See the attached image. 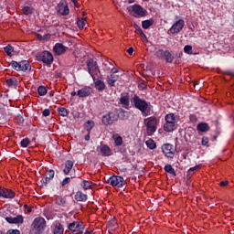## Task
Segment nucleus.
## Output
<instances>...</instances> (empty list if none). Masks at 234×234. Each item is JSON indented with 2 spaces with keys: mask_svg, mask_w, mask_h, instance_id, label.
Wrapping results in <instances>:
<instances>
[{
  "mask_svg": "<svg viewBox=\"0 0 234 234\" xmlns=\"http://www.w3.org/2000/svg\"><path fill=\"white\" fill-rule=\"evenodd\" d=\"M120 114H125L123 109H115L113 111L108 112L101 116V123L105 127L114 125L118 120H120Z\"/></svg>",
  "mask_w": 234,
  "mask_h": 234,
  "instance_id": "obj_1",
  "label": "nucleus"
},
{
  "mask_svg": "<svg viewBox=\"0 0 234 234\" xmlns=\"http://www.w3.org/2000/svg\"><path fill=\"white\" fill-rule=\"evenodd\" d=\"M131 101L133 107L138 109V111L142 112L143 116H149V114H151V102L143 100L138 95H133Z\"/></svg>",
  "mask_w": 234,
  "mask_h": 234,
  "instance_id": "obj_2",
  "label": "nucleus"
},
{
  "mask_svg": "<svg viewBox=\"0 0 234 234\" xmlns=\"http://www.w3.org/2000/svg\"><path fill=\"white\" fill-rule=\"evenodd\" d=\"M9 66L14 70H16V72H26V74H28V72L32 70V66L30 65V62L28 60H12L9 63Z\"/></svg>",
  "mask_w": 234,
  "mask_h": 234,
  "instance_id": "obj_3",
  "label": "nucleus"
},
{
  "mask_svg": "<svg viewBox=\"0 0 234 234\" xmlns=\"http://www.w3.org/2000/svg\"><path fill=\"white\" fill-rule=\"evenodd\" d=\"M165 123L164 124V131L165 133H173L176 131L178 124H176V116L175 113H168L165 115Z\"/></svg>",
  "mask_w": 234,
  "mask_h": 234,
  "instance_id": "obj_4",
  "label": "nucleus"
},
{
  "mask_svg": "<svg viewBox=\"0 0 234 234\" xmlns=\"http://www.w3.org/2000/svg\"><path fill=\"white\" fill-rule=\"evenodd\" d=\"M37 61H42V63H45L48 67L54 63V56L50 51H42L37 54Z\"/></svg>",
  "mask_w": 234,
  "mask_h": 234,
  "instance_id": "obj_5",
  "label": "nucleus"
},
{
  "mask_svg": "<svg viewBox=\"0 0 234 234\" xmlns=\"http://www.w3.org/2000/svg\"><path fill=\"white\" fill-rule=\"evenodd\" d=\"M107 184L112 186V187H123L127 182L122 176H112L107 179Z\"/></svg>",
  "mask_w": 234,
  "mask_h": 234,
  "instance_id": "obj_6",
  "label": "nucleus"
},
{
  "mask_svg": "<svg viewBox=\"0 0 234 234\" xmlns=\"http://www.w3.org/2000/svg\"><path fill=\"white\" fill-rule=\"evenodd\" d=\"M32 227L35 229L36 234H41L45 231L47 221L43 218H36L33 220Z\"/></svg>",
  "mask_w": 234,
  "mask_h": 234,
  "instance_id": "obj_7",
  "label": "nucleus"
},
{
  "mask_svg": "<svg viewBox=\"0 0 234 234\" xmlns=\"http://www.w3.org/2000/svg\"><path fill=\"white\" fill-rule=\"evenodd\" d=\"M175 19H176V22L169 29V32L170 34H180L184 27H186V22L184 21V19L180 18V16H176Z\"/></svg>",
  "mask_w": 234,
  "mask_h": 234,
  "instance_id": "obj_8",
  "label": "nucleus"
},
{
  "mask_svg": "<svg viewBox=\"0 0 234 234\" xmlns=\"http://www.w3.org/2000/svg\"><path fill=\"white\" fill-rule=\"evenodd\" d=\"M156 58H159L160 59H165L166 63H173L175 59V56L171 53L169 50H164V49H158L155 52Z\"/></svg>",
  "mask_w": 234,
  "mask_h": 234,
  "instance_id": "obj_9",
  "label": "nucleus"
},
{
  "mask_svg": "<svg viewBox=\"0 0 234 234\" xmlns=\"http://www.w3.org/2000/svg\"><path fill=\"white\" fill-rule=\"evenodd\" d=\"M69 231H72L74 234H82L83 229H85V225L81 221H74L69 224Z\"/></svg>",
  "mask_w": 234,
  "mask_h": 234,
  "instance_id": "obj_10",
  "label": "nucleus"
},
{
  "mask_svg": "<svg viewBox=\"0 0 234 234\" xmlns=\"http://www.w3.org/2000/svg\"><path fill=\"white\" fill-rule=\"evenodd\" d=\"M156 125H158V119L155 117H150L146 124V131L149 136L156 133Z\"/></svg>",
  "mask_w": 234,
  "mask_h": 234,
  "instance_id": "obj_11",
  "label": "nucleus"
},
{
  "mask_svg": "<svg viewBox=\"0 0 234 234\" xmlns=\"http://www.w3.org/2000/svg\"><path fill=\"white\" fill-rule=\"evenodd\" d=\"M56 10L58 14H60V16H69V14H70V9H69L67 0H60L56 7Z\"/></svg>",
  "mask_w": 234,
  "mask_h": 234,
  "instance_id": "obj_12",
  "label": "nucleus"
},
{
  "mask_svg": "<svg viewBox=\"0 0 234 234\" xmlns=\"http://www.w3.org/2000/svg\"><path fill=\"white\" fill-rule=\"evenodd\" d=\"M176 149L171 144H165L162 145V153L166 158H175Z\"/></svg>",
  "mask_w": 234,
  "mask_h": 234,
  "instance_id": "obj_13",
  "label": "nucleus"
},
{
  "mask_svg": "<svg viewBox=\"0 0 234 234\" xmlns=\"http://www.w3.org/2000/svg\"><path fill=\"white\" fill-rule=\"evenodd\" d=\"M87 69H88V73L91 76H94L96 72H100V68L98 67V62L94 61L93 58H89L86 61Z\"/></svg>",
  "mask_w": 234,
  "mask_h": 234,
  "instance_id": "obj_14",
  "label": "nucleus"
},
{
  "mask_svg": "<svg viewBox=\"0 0 234 234\" xmlns=\"http://www.w3.org/2000/svg\"><path fill=\"white\" fill-rule=\"evenodd\" d=\"M0 197L7 199L16 198V192L10 188L0 186Z\"/></svg>",
  "mask_w": 234,
  "mask_h": 234,
  "instance_id": "obj_15",
  "label": "nucleus"
},
{
  "mask_svg": "<svg viewBox=\"0 0 234 234\" xmlns=\"http://www.w3.org/2000/svg\"><path fill=\"white\" fill-rule=\"evenodd\" d=\"M131 97L129 96V93L124 92L121 94V97L119 98V103L122 105L124 109H130L131 107Z\"/></svg>",
  "mask_w": 234,
  "mask_h": 234,
  "instance_id": "obj_16",
  "label": "nucleus"
},
{
  "mask_svg": "<svg viewBox=\"0 0 234 234\" xmlns=\"http://www.w3.org/2000/svg\"><path fill=\"white\" fill-rule=\"evenodd\" d=\"M93 90L91 87L85 86L77 91V96H79V98H89Z\"/></svg>",
  "mask_w": 234,
  "mask_h": 234,
  "instance_id": "obj_17",
  "label": "nucleus"
},
{
  "mask_svg": "<svg viewBox=\"0 0 234 234\" xmlns=\"http://www.w3.org/2000/svg\"><path fill=\"white\" fill-rule=\"evenodd\" d=\"M97 151L102 155V156H112V150H111V147L107 144H101L97 147Z\"/></svg>",
  "mask_w": 234,
  "mask_h": 234,
  "instance_id": "obj_18",
  "label": "nucleus"
},
{
  "mask_svg": "<svg viewBox=\"0 0 234 234\" xmlns=\"http://www.w3.org/2000/svg\"><path fill=\"white\" fill-rule=\"evenodd\" d=\"M6 222L8 224H23L25 222V218L23 215H17L16 217H7L5 218Z\"/></svg>",
  "mask_w": 234,
  "mask_h": 234,
  "instance_id": "obj_19",
  "label": "nucleus"
},
{
  "mask_svg": "<svg viewBox=\"0 0 234 234\" xmlns=\"http://www.w3.org/2000/svg\"><path fill=\"white\" fill-rule=\"evenodd\" d=\"M53 52H55V56H61L67 52V47L61 43H56L53 47Z\"/></svg>",
  "mask_w": 234,
  "mask_h": 234,
  "instance_id": "obj_20",
  "label": "nucleus"
},
{
  "mask_svg": "<svg viewBox=\"0 0 234 234\" xmlns=\"http://www.w3.org/2000/svg\"><path fill=\"white\" fill-rule=\"evenodd\" d=\"M93 83L95 85L96 90H99L100 92L105 90V81L96 79V77L92 76Z\"/></svg>",
  "mask_w": 234,
  "mask_h": 234,
  "instance_id": "obj_21",
  "label": "nucleus"
},
{
  "mask_svg": "<svg viewBox=\"0 0 234 234\" xmlns=\"http://www.w3.org/2000/svg\"><path fill=\"white\" fill-rule=\"evenodd\" d=\"M132 8L133 12H134V14H136L137 16H140V17H144L145 14H147V11H145L144 7L139 5H134Z\"/></svg>",
  "mask_w": 234,
  "mask_h": 234,
  "instance_id": "obj_22",
  "label": "nucleus"
},
{
  "mask_svg": "<svg viewBox=\"0 0 234 234\" xmlns=\"http://www.w3.org/2000/svg\"><path fill=\"white\" fill-rule=\"evenodd\" d=\"M112 139L114 141L115 147H122V145H123V138L120 134H113Z\"/></svg>",
  "mask_w": 234,
  "mask_h": 234,
  "instance_id": "obj_23",
  "label": "nucleus"
},
{
  "mask_svg": "<svg viewBox=\"0 0 234 234\" xmlns=\"http://www.w3.org/2000/svg\"><path fill=\"white\" fill-rule=\"evenodd\" d=\"M63 231H65V229H63V225H61L59 221H56L53 229V234H63Z\"/></svg>",
  "mask_w": 234,
  "mask_h": 234,
  "instance_id": "obj_24",
  "label": "nucleus"
},
{
  "mask_svg": "<svg viewBox=\"0 0 234 234\" xmlns=\"http://www.w3.org/2000/svg\"><path fill=\"white\" fill-rule=\"evenodd\" d=\"M74 198L77 202H87V195L83 194L81 191H77Z\"/></svg>",
  "mask_w": 234,
  "mask_h": 234,
  "instance_id": "obj_25",
  "label": "nucleus"
},
{
  "mask_svg": "<svg viewBox=\"0 0 234 234\" xmlns=\"http://www.w3.org/2000/svg\"><path fill=\"white\" fill-rule=\"evenodd\" d=\"M72 167H74V162L70 160L66 161L65 168L63 169L64 175H69L72 171Z\"/></svg>",
  "mask_w": 234,
  "mask_h": 234,
  "instance_id": "obj_26",
  "label": "nucleus"
},
{
  "mask_svg": "<svg viewBox=\"0 0 234 234\" xmlns=\"http://www.w3.org/2000/svg\"><path fill=\"white\" fill-rule=\"evenodd\" d=\"M56 205L57 206H61L62 207H65V206H67V197L58 196L56 197Z\"/></svg>",
  "mask_w": 234,
  "mask_h": 234,
  "instance_id": "obj_27",
  "label": "nucleus"
},
{
  "mask_svg": "<svg viewBox=\"0 0 234 234\" xmlns=\"http://www.w3.org/2000/svg\"><path fill=\"white\" fill-rule=\"evenodd\" d=\"M118 75L111 74L107 77V83L110 85V87H114V83L118 81Z\"/></svg>",
  "mask_w": 234,
  "mask_h": 234,
  "instance_id": "obj_28",
  "label": "nucleus"
},
{
  "mask_svg": "<svg viewBox=\"0 0 234 234\" xmlns=\"http://www.w3.org/2000/svg\"><path fill=\"white\" fill-rule=\"evenodd\" d=\"M153 25H154V20L153 18L144 20L142 22V27L144 28V30H147L150 27H153Z\"/></svg>",
  "mask_w": 234,
  "mask_h": 234,
  "instance_id": "obj_29",
  "label": "nucleus"
},
{
  "mask_svg": "<svg viewBox=\"0 0 234 234\" xmlns=\"http://www.w3.org/2000/svg\"><path fill=\"white\" fill-rule=\"evenodd\" d=\"M164 170L165 171V173H168L169 175H173V176H176V171L175 170V168H173V165H165L164 167Z\"/></svg>",
  "mask_w": 234,
  "mask_h": 234,
  "instance_id": "obj_30",
  "label": "nucleus"
},
{
  "mask_svg": "<svg viewBox=\"0 0 234 234\" xmlns=\"http://www.w3.org/2000/svg\"><path fill=\"white\" fill-rule=\"evenodd\" d=\"M197 131H200V133H207V131H209V125L206 122H201L197 124Z\"/></svg>",
  "mask_w": 234,
  "mask_h": 234,
  "instance_id": "obj_31",
  "label": "nucleus"
},
{
  "mask_svg": "<svg viewBox=\"0 0 234 234\" xmlns=\"http://www.w3.org/2000/svg\"><path fill=\"white\" fill-rule=\"evenodd\" d=\"M57 111H58L59 116H62L63 118H68V116H69L68 109H66L64 107H58Z\"/></svg>",
  "mask_w": 234,
  "mask_h": 234,
  "instance_id": "obj_32",
  "label": "nucleus"
},
{
  "mask_svg": "<svg viewBox=\"0 0 234 234\" xmlns=\"http://www.w3.org/2000/svg\"><path fill=\"white\" fill-rule=\"evenodd\" d=\"M133 28L139 32L141 37H143V39H145L147 41V36L145 35V33H144V30H142V27H140V26H138L137 24L133 25Z\"/></svg>",
  "mask_w": 234,
  "mask_h": 234,
  "instance_id": "obj_33",
  "label": "nucleus"
},
{
  "mask_svg": "<svg viewBox=\"0 0 234 234\" xmlns=\"http://www.w3.org/2000/svg\"><path fill=\"white\" fill-rule=\"evenodd\" d=\"M5 83H6V86L7 87H17V83H18V81H17V79H7L6 80V81H5Z\"/></svg>",
  "mask_w": 234,
  "mask_h": 234,
  "instance_id": "obj_34",
  "label": "nucleus"
},
{
  "mask_svg": "<svg viewBox=\"0 0 234 234\" xmlns=\"http://www.w3.org/2000/svg\"><path fill=\"white\" fill-rule=\"evenodd\" d=\"M51 181L52 179H49L47 176H43L40 180V183H41L40 187H47Z\"/></svg>",
  "mask_w": 234,
  "mask_h": 234,
  "instance_id": "obj_35",
  "label": "nucleus"
},
{
  "mask_svg": "<svg viewBox=\"0 0 234 234\" xmlns=\"http://www.w3.org/2000/svg\"><path fill=\"white\" fill-rule=\"evenodd\" d=\"M4 50H5V54L7 56H9V58H12V52H14V48L12 45L8 44L7 46H5L4 48Z\"/></svg>",
  "mask_w": 234,
  "mask_h": 234,
  "instance_id": "obj_36",
  "label": "nucleus"
},
{
  "mask_svg": "<svg viewBox=\"0 0 234 234\" xmlns=\"http://www.w3.org/2000/svg\"><path fill=\"white\" fill-rule=\"evenodd\" d=\"M81 187H83V189H92V182L87 181V180H83L80 183Z\"/></svg>",
  "mask_w": 234,
  "mask_h": 234,
  "instance_id": "obj_37",
  "label": "nucleus"
},
{
  "mask_svg": "<svg viewBox=\"0 0 234 234\" xmlns=\"http://www.w3.org/2000/svg\"><path fill=\"white\" fill-rule=\"evenodd\" d=\"M145 144L148 149H151V150L156 149V143H154L153 139L147 140Z\"/></svg>",
  "mask_w": 234,
  "mask_h": 234,
  "instance_id": "obj_38",
  "label": "nucleus"
},
{
  "mask_svg": "<svg viewBox=\"0 0 234 234\" xmlns=\"http://www.w3.org/2000/svg\"><path fill=\"white\" fill-rule=\"evenodd\" d=\"M37 39H38V41H47L48 39H50V34H45L42 36L41 34L37 33Z\"/></svg>",
  "mask_w": 234,
  "mask_h": 234,
  "instance_id": "obj_39",
  "label": "nucleus"
},
{
  "mask_svg": "<svg viewBox=\"0 0 234 234\" xmlns=\"http://www.w3.org/2000/svg\"><path fill=\"white\" fill-rule=\"evenodd\" d=\"M30 145V140L28 138H24L20 142V147H23V149H27Z\"/></svg>",
  "mask_w": 234,
  "mask_h": 234,
  "instance_id": "obj_40",
  "label": "nucleus"
},
{
  "mask_svg": "<svg viewBox=\"0 0 234 234\" xmlns=\"http://www.w3.org/2000/svg\"><path fill=\"white\" fill-rule=\"evenodd\" d=\"M87 21L86 17H82L81 19L78 18L77 20V26L80 29L85 28V22Z\"/></svg>",
  "mask_w": 234,
  "mask_h": 234,
  "instance_id": "obj_41",
  "label": "nucleus"
},
{
  "mask_svg": "<svg viewBox=\"0 0 234 234\" xmlns=\"http://www.w3.org/2000/svg\"><path fill=\"white\" fill-rule=\"evenodd\" d=\"M37 92L40 96H46L47 92H48V90H47V87L45 86H39L37 88Z\"/></svg>",
  "mask_w": 234,
  "mask_h": 234,
  "instance_id": "obj_42",
  "label": "nucleus"
},
{
  "mask_svg": "<svg viewBox=\"0 0 234 234\" xmlns=\"http://www.w3.org/2000/svg\"><path fill=\"white\" fill-rule=\"evenodd\" d=\"M22 11H23L24 16H30V14L33 13L32 7H30L28 5L24 6Z\"/></svg>",
  "mask_w": 234,
  "mask_h": 234,
  "instance_id": "obj_43",
  "label": "nucleus"
},
{
  "mask_svg": "<svg viewBox=\"0 0 234 234\" xmlns=\"http://www.w3.org/2000/svg\"><path fill=\"white\" fill-rule=\"evenodd\" d=\"M94 129V122L92 121H87L86 122V131L90 133Z\"/></svg>",
  "mask_w": 234,
  "mask_h": 234,
  "instance_id": "obj_44",
  "label": "nucleus"
},
{
  "mask_svg": "<svg viewBox=\"0 0 234 234\" xmlns=\"http://www.w3.org/2000/svg\"><path fill=\"white\" fill-rule=\"evenodd\" d=\"M0 234H21V231L17 229H10L6 232L0 231Z\"/></svg>",
  "mask_w": 234,
  "mask_h": 234,
  "instance_id": "obj_45",
  "label": "nucleus"
},
{
  "mask_svg": "<svg viewBox=\"0 0 234 234\" xmlns=\"http://www.w3.org/2000/svg\"><path fill=\"white\" fill-rule=\"evenodd\" d=\"M56 175V172L53 169H48L47 171V176L49 180H52L54 178V176Z\"/></svg>",
  "mask_w": 234,
  "mask_h": 234,
  "instance_id": "obj_46",
  "label": "nucleus"
},
{
  "mask_svg": "<svg viewBox=\"0 0 234 234\" xmlns=\"http://www.w3.org/2000/svg\"><path fill=\"white\" fill-rule=\"evenodd\" d=\"M197 169H200V165L190 167L188 170V175L193 176L195 171H197Z\"/></svg>",
  "mask_w": 234,
  "mask_h": 234,
  "instance_id": "obj_47",
  "label": "nucleus"
},
{
  "mask_svg": "<svg viewBox=\"0 0 234 234\" xmlns=\"http://www.w3.org/2000/svg\"><path fill=\"white\" fill-rule=\"evenodd\" d=\"M70 177H65L62 182H61V186L62 187H65L67 186V184H70Z\"/></svg>",
  "mask_w": 234,
  "mask_h": 234,
  "instance_id": "obj_48",
  "label": "nucleus"
},
{
  "mask_svg": "<svg viewBox=\"0 0 234 234\" xmlns=\"http://www.w3.org/2000/svg\"><path fill=\"white\" fill-rule=\"evenodd\" d=\"M191 50H193V47H191L190 45L185 46L184 52L186 54H191Z\"/></svg>",
  "mask_w": 234,
  "mask_h": 234,
  "instance_id": "obj_49",
  "label": "nucleus"
},
{
  "mask_svg": "<svg viewBox=\"0 0 234 234\" xmlns=\"http://www.w3.org/2000/svg\"><path fill=\"white\" fill-rule=\"evenodd\" d=\"M207 144H209V138L207 137H203L201 140V144L203 146H207Z\"/></svg>",
  "mask_w": 234,
  "mask_h": 234,
  "instance_id": "obj_50",
  "label": "nucleus"
},
{
  "mask_svg": "<svg viewBox=\"0 0 234 234\" xmlns=\"http://www.w3.org/2000/svg\"><path fill=\"white\" fill-rule=\"evenodd\" d=\"M42 116H50V110L49 109H45L43 112H42Z\"/></svg>",
  "mask_w": 234,
  "mask_h": 234,
  "instance_id": "obj_51",
  "label": "nucleus"
},
{
  "mask_svg": "<svg viewBox=\"0 0 234 234\" xmlns=\"http://www.w3.org/2000/svg\"><path fill=\"white\" fill-rule=\"evenodd\" d=\"M228 184H229V182H228V181H220L219 182V186L221 187H226V186H228Z\"/></svg>",
  "mask_w": 234,
  "mask_h": 234,
  "instance_id": "obj_52",
  "label": "nucleus"
},
{
  "mask_svg": "<svg viewBox=\"0 0 234 234\" xmlns=\"http://www.w3.org/2000/svg\"><path fill=\"white\" fill-rule=\"evenodd\" d=\"M227 76H234V71L233 70H227L224 72Z\"/></svg>",
  "mask_w": 234,
  "mask_h": 234,
  "instance_id": "obj_53",
  "label": "nucleus"
},
{
  "mask_svg": "<svg viewBox=\"0 0 234 234\" xmlns=\"http://www.w3.org/2000/svg\"><path fill=\"white\" fill-rule=\"evenodd\" d=\"M25 209H27V213H32V207H30L28 205H24Z\"/></svg>",
  "mask_w": 234,
  "mask_h": 234,
  "instance_id": "obj_54",
  "label": "nucleus"
},
{
  "mask_svg": "<svg viewBox=\"0 0 234 234\" xmlns=\"http://www.w3.org/2000/svg\"><path fill=\"white\" fill-rule=\"evenodd\" d=\"M127 52H128V54H129L130 56H133V53L134 52V48H129L127 49Z\"/></svg>",
  "mask_w": 234,
  "mask_h": 234,
  "instance_id": "obj_55",
  "label": "nucleus"
},
{
  "mask_svg": "<svg viewBox=\"0 0 234 234\" xmlns=\"http://www.w3.org/2000/svg\"><path fill=\"white\" fill-rule=\"evenodd\" d=\"M18 123H19L20 125H23V123H25V119H24L23 117H19V118H18Z\"/></svg>",
  "mask_w": 234,
  "mask_h": 234,
  "instance_id": "obj_56",
  "label": "nucleus"
},
{
  "mask_svg": "<svg viewBox=\"0 0 234 234\" xmlns=\"http://www.w3.org/2000/svg\"><path fill=\"white\" fill-rule=\"evenodd\" d=\"M84 140H85L86 142H89V141L90 140V133L88 132V134L85 135Z\"/></svg>",
  "mask_w": 234,
  "mask_h": 234,
  "instance_id": "obj_57",
  "label": "nucleus"
},
{
  "mask_svg": "<svg viewBox=\"0 0 234 234\" xmlns=\"http://www.w3.org/2000/svg\"><path fill=\"white\" fill-rule=\"evenodd\" d=\"M112 74H118V69L112 68Z\"/></svg>",
  "mask_w": 234,
  "mask_h": 234,
  "instance_id": "obj_58",
  "label": "nucleus"
},
{
  "mask_svg": "<svg viewBox=\"0 0 234 234\" xmlns=\"http://www.w3.org/2000/svg\"><path fill=\"white\" fill-rule=\"evenodd\" d=\"M190 120H197V115L191 114L190 115Z\"/></svg>",
  "mask_w": 234,
  "mask_h": 234,
  "instance_id": "obj_59",
  "label": "nucleus"
},
{
  "mask_svg": "<svg viewBox=\"0 0 234 234\" xmlns=\"http://www.w3.org/2000/svg\"><path fill=\"white\" fill-rule=\"evenodd\" d=\"M84 234H94V232L92 230H86Z\"/></svg>",
  "mask_w": 234,
  "mask_h": 234,
  "instance_id": "obj_60",
  "label": "nucleus"
},
{
  "mask_svg": "<svg viewBox=\"0 0 234 234\" xmlns=\"http://www.w3.org/2000/svg\"><path fill=\"white\" fill-rule=\"evenodd\" d=\"M71 2L73 3V5H75V6H78V0H71Z\"/></svg>",
  "mask_w": 234,
  "mask_h": 234,
  "instance_id": "obj_61",
  "label": "nucleus"
},
{
  "mask_svg": "<svg viewBox=\"0 0 234 234\" xmlns=\"http://www.w3.org/2000/svg\"><path fill=\"white\" fill-rule=\"evenodd\" d=\"M71 96H72V97H74V96H78V92H76V91H72V92H71Z\"/></svg>",
  "mask_w": 234,
  "mask_h": 234,
  "instance_id": "obj_62",
  "label": "nucleus"
},
{
  "mask_svg": "<svg viewBox=\"0 0 234 234\" xmlns=\"http://www.w3.org/2000/svg\"><path fill=\"white\" fill-rule=\"evenodd\" d=\"M177 58H180L182 56V53H176Z\"/></svg>",
  "mask_w": 234,
  "mask_h": 234,
  "instance_id": "obj_63",
  "label": "nucleus"
},
{
  "mask_svg": "<svg viewBox=\"0 0 234 234\" xmlns=\"http://www.w3.org/2000/svg\"><path fill=\"white\" fill-rule=\"evenodd\" d=\"M49 95H50V96H54V91H51V92L49 93Z\"/></svg>",
  "mask_w": 234,
  "mask_h": 234,
  "instance_id": "obj_64",
  "label": "nucleus"
}]
</instances>
